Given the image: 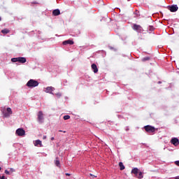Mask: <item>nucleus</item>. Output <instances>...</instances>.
Returning <instances> with one entry per match:
<instances>
[{
    "instance_id": "nucleus-32",
    "label": "nucleus",
    "mask_w": 179,
    "mask_h": 179,
    "mask_svg": "<svg viewBox=\"0 0 179 179\" xmlns=\"http://www.w3.org/2000/svg\"><path fill=\"white\" fill-rule=\"evenodd\" d=\"M175 179H179V176H176Z\"/></svg>"
},
{
    "instance_id": "nucleus-30",
    "label": "nucleus",
    "mask_w": 179,
    "mask_h": 179,
    "mask_svg": "<svg viewBox=\"0 0 179 179\" xmlns=\"http://www.w3.org/2000/svg\"><path fill=\"white\" fill-rule=\"evenodd\" d=\"M66 176H71V173H66Z\"/></svg>"
},
{
    "instance_id": "nucleus-12",
    "label": "nucleus",
    "mask_w": 179,
    "mask_h": 179,
    "mask_svg": "<svg viewBox=\"0 0 179 179\" xmlns=\"http://www.w3.org/2000/svg\"><path fill=\"white\" fill-rule=\"evenodd\" d=\"M34 146H40V148H42L43 144L41 143V141L40 140H36L34 141Z\"/></svg>"
},
{
    "instance_id": "nucleus-26",
    "label": "nucleus",
    "mask_w": 179,
    "mask_h": 179,
    "mask_svg": "<svg viewBox=\"0 0 179 179\" xmlns=\"http://www.w3.org/2000/svg\"><path fill=\"white\" fill-rule=\"evenodd\" d=\"M90 176H91V177H92V178H96V177H97L92 173H90Z\"/></svg>"
},
{
    "instance_id": "nucleus-9",
    "label": "nucleus",
    "mask_w": 179,
    "mask_h": 179,
    "mask_svg": "<svg viewBox=\"0 0 179 179\" xmlns=\"http://www.w3.org/2000/svg\"><path fill=\"white\" fill-rule=\"evenodd\" d=\"M171 143H172V145H173L174 146H178L179 145V140L178 138H173L171 140Z\"/></svg>"
},
{
    "instance_id": "nucleus-37",
    "label": "nucleus",
    "mask_w": 179,
    "mask_h": 179,
    "mask_svg": "<svg viewBox=\"0 0 179 179\" xmlns=\"http://www.w3.org/2000/svg\"><path fill=\"white\" fill-rule=\"evenodd\" d=\"M59 132H62V130H59Z\"/></svg>"
},
{
    "instance_id": "nucleus-39",
    "label": "nucleus",
    "mask_w": 179,
    "mask_h": 179,
    "mask_svg": "<svg viewBox=\"0 0 179 179\" xmlns=\"http://www.w3.org/2000/svg\"><path fill=\"white\" fill-rule=\"evenodd\" d=\"M0 20H1V17H0Z\"/></svg>"
},
{
    "instance_id": "nucleus-29",
    "label": "nucleus",
    "mask_w": 179,
    "mask_h": 179,
    "mask_svg": "<svg viewBox=\"0 0 179 179\" xmlns=\"http://www.w3.org/2000/svg\"><path fill=\"white\" fill-rule=\"evenodd\" d=\"M10 171H13V172L15 171V170L13 168H10Z\"/></svg>"
},
{
    "instance_id": "nucleus-31",
    "label": "nucleus",
    "mask_w": 179,
    "mask_h": 179,
    "mask_svg": "<svg viewBox=\"0 0 179 179\" xmlns=\"http://www.w3.org/2000/svg\"><path fill=\"white\" fill-rule=\"evenodd\" d=\"M54 139H55L54 137L51 138V141H54Z\"/></svg>"
},
{
    "instance_id": "nucleus-10",
    "label": "nucleus",
    "mask_w": 179,
    "mask_h": 179,
    "mask_svg": "<svg viewBox=\"0 0 179 179\" xmlns=\"http://www.w3.org/2000/svg\"><path fill=\"white\" fill-rule=\"evenodd\" d=\"M68 44H69L70 45H73V41L67 40V41H63V45H68Z\"/></svg>"
},
{
    "instance_id": "nucleus-14",
    "label": "nucleus",
    "mask_w": 179,
    "mask_h": 179,
    "mask_svg": "<svg viewBox=\"0 0 179 179\" xmlns=\"http://www.w3.org/2000/svg\"><path fill=\"white\" fill-rule=\"evenodd\" d=\"M138 172H139V169L138 168H134L131 170V173L135 174V176L138 175Z\"/></svg>"
},
{
    "instance_id": "nucleus-8",
    "label": "nucleus",
    "mask_w": 179,
    "mask_h": 179,
    "mask_svg": "<svg viewBox=\"0 0 179 179\" xmlns=\"http://www.w3.org/2000/svg\"><path fill=\"white\" fill-rule=\"evenodd\" d=\"M144 129H145L146 132H155V127L147 125L144 127Z\"/></svg>"
},
{
    "instance_id": "nucleus-25",
    "label": "nucleus",
    "mask_w": 179,
    "mask_h": 179,
    "mask_svg": "<svg viewBox=\"0 0 179 179\" xmlns=\"http://www.w3.org/2000/svg\"><path fill=\"white\" fill-rule=\"evenodd\" d=\"M5 173L7 174L8 176H9V174H10V173H9V171L8 170L5 171Z\"/></svg>"
},
{
    "instance_id": "nucleus-38",
    "label": "nucleus",
    "mask_w": 179,
    "mask_h": 179,
    "mask_svg": "<svg viewBox=\"0 0 179 179\" xmlns=\"http://www.w3.org/2000/svg\"><path fill=\"white\" fill-rule=\"evenodd\" d=\"M65 132H66V131H64V134H65Z\"/></svg>"
},
{
    "instance_id": "nucleus-3",
    "label": "nucleus",
    "mask_w": 179,
    "mask_h": 179,
    "mask_svg": "<svg viewBox=\"0 0 179 179\" xmlns=\"http://www.w3.org/2000/svg\"><path fill=\"white\" fill-rule=\"evenodd\" d=\"M132 29L135 31H137V33H142V31H143V28H142L141 25H138L136 24H133Z\"/></svg>"
},
{
    "instance_id": "nucleus-36",
    "label": "nucleus",
    "mask_w": 179,
    "mask_h": 179,
    "mask_svg": "<svg viewBox=\"0 0 179 179\" xmlns=\"http://www.w3.org/2000/svg\"><path fill=\"white\" fill-rule=\"evenodd\" d=\"M1 170H2V168L0 166V171H1Z\"/></svg>"
},
{
    "instance_id": "nucleus-7",
    "label": "nucleus",
    "mask_w": 179,
    "mask_h": 179,
    "mask_svg": "<svg viewBox=\"0 0 179 179\" xmlns=\"http://www.w3.org/2000/svg\"><path fill=\"white\" fill-rule=\"evenodd\" d=\"M168 9L171 12H177L178 10V6L177 5L169 6Z\"/></svg>"
},
{
    "instance_id": "nucleus-6",
    "label": "nucleus",
    "mask_w": 179,
    "mask_h": 179,
    "mask_svg": "<svg viewBox=\"0 0 179 179\" xmlns=\"http://www.w3.org/2000/svg\"><path fill=\"white\" fill-rule=\"evenodd\" d=\"M54 90H55V88H54L53 87H47L44 89V92L45 93H49L50 94H54V93H52Z\"/></svg>"
},
{
    "instance_id": "nucleus-34",
    "label": "nucleus",
    "mask_w": 179,
    "mask_h": 179,
    "mask_svg": "<svg viewBox=\"0 0 179 179\" xmlns=\"http://www.w3.org/2000/svg\"><path fill=\"white\" fill-rule=\"evenodd\" d=\"M158 83L160 84V83H162V82L159 81Z\"/></svg>"
},
{
    "instance_id": "nucleus-27",
    "label": "nucleus",
    "mask_w": 179,
    "mask_h": 179,
    "mask_svg": "<svg viewBox=\"0 0 179 179\" xmlns=\"http://www.w3.org/2000/svg\"><path fill=\"white\" fill-rule=\"evenodd\" d=\"M175 164H176V166H179V161H176L175 162Z\"/></svg>"
},
{
    "instance_id": "nucleus-4",
    "label": "nucleus",
    "mask_w": 179,
    "mask_h": 179,
    "mask_svg": "<svg viewBox=\"0 0 179 179\" xmlns=\"http://www.w3.org/2000/svg\"><path fill=\"white\" fill-rule=\"evenodd\" d=\"M38 122L39 124H43V122H44V115L43 114V111H39L38 113Z\"/></svg>"
},
{
    "instance_id": "nucleus-11",
    "label": "nucleus",
    "mask_w": 179,
    "mask_h": 179,
    "mask_svg": "<svg viewBox=\"0 0 179 179\" xmlns=\"http://www.w3.org/2000/svg\"><path fill=\"white\" fill-rule=\"evenodd\" d=\"M92 69L93 70L94 73H97V72H99L97 65H96L95 64H92Z\"/></svg>"
},
{
    "instance_id": "nucleus-17",
    "label": "nucleus",
    "mask_w": 179,
    "mask_h": 179,
    "mask_svg": "<svg viewBox=\"0 0 179 179\" xmlns=\"http://www.w3.org/2000/svg\"><path fill=\"white\" fill-rule=\"evenodd\" d=\"M55 164L57 166V167H61V164L59 162V160H58V158H56V160L55 161Z\"/></svg>"
},
{
    "instance_id": "nucleus-2",
    "label": "nucleus",
    "mask_w": 179,
    "mask_h": 179,
    "mask_svg": "<svg viewBox=\"0 0 179 179\" xmlns=\"http://www.w3.org/2000/svg\"><path fill=\"white\" fill-rule=\"evenodd\" d=\"M11 62H20V64H24L26 62L25 57H13L11 59Z\"/></svg>"
},
{
    "instance_id": "nucleus-16",
    "label": "nucleus",
    "mask_w": 179,
    "mask_h": 179,
    "mask_svg": "<svg viewBox=\"0 0 179 179\" xmlns=\"http://www.w3.org/2000/svg\"><path fill=\"white\" fill-rule=\"evenodd\" d=\"M119 167H120V170L121 171L125 169V166H124V164L122 162H119Z\"/></svg>"
},
{
    "instance_id": "nucleus-33",
    "label": "nucleus",
    "mask_w": 179,
    "mask_h": 179,
    "mask_svg": "<svg viewBox=\"0 0 179 179\" xmlns=\"http://www.w3.org/2000/svg\"><path fill=\"white\" fill-rule=\"evenodd\" d=\"M43 139H45V138H47V136H43Z\"/></svg>"
},
{
    "instance_id": "nucleus-20",
    "label": "nucleus",
    "mask_w": 179,
    "mask_h": 179,
    "mask_svg": "<svg viewBox=\"0 0 179 179\" xmlns=\"http://www.w3.org/2000/svg\"><path fill=\"white\" fill-rule=\"evenodd\" d=\"M149 59H150V57H143V58L142 59V61H143V62H146V61H149Z\"/></svg>"
},
{
    "instance_id": "nucleus-18",
    "label": "nucleus",
    "mask_w": 179,
    "mask_h": 179,
    "mask_svg": "<svg viewBox=\"0 0 179 179\" xmlns=\"http://www.w3.org/2000/svg\"><path fill=\"white\" fill-rule=\"evenodd\" d=\"M3 117H5L6 118H8V117H10V113H9L6 111L3 112Z\"/></svg>"
},
{
    "instance_id": "nucleus-13",
    "label": "nucleus",
    "mask_w": 179,
    "mask_h": 179,
    "mask_svg": "<svg viewBox=\"0 0 179 179\" xmlns=\"http://www.w3.org/2000/svg\"><path fill=\"white\" fill-rule=\"evenodd\" d=\"M60 14L61 11H59V9H55L52 11V15H54V16H58Z\"/></svg>"
},
{
    "instance_id": "nucleus-22",
    "label": "nucleus",
    "mask_w": 179,
    "mask_h": 179,
    "mask_svg": "<svg viewBox=\"0 0 179 179\" xmlns=\"http://www.w3.org/2000/svg\"><path fill=\"white\" fill-rule=\"evenodd\" d=\"M69 118H71V116H69V115H66L64 116V120H69Z\"/></svg>"
},
{
    "instance_id": "nucleus-5",
    "label": "nucleus",
    "mask_w": 179,
    "mask_h": 179,
    "mask_svg": "<svg viewBox=\"0 0 179 179\" xmlns=\"http://www.w3.org/2000/svg\"><path fill=\"white\" fill-rule=\"evenodd\" d=\"M15 134L18 136H23V135H24V134H26V131H24V129H23L22 128H19L16 130Z\"/></svg>"
},
{
    "instance_id": "nucleus-28",
    "label": "nucleus",
    "mask_w": 179,
    "mask_h": 179,
    "mask_svg": "<svg viewBox=\"0 0 179 179\" xmlns=\"http://www.w3.org/2000/svg\"><path fill=\"white\" fill-rule=\"evenodd\" d=\"M0 179H6V178L4 176H0Z\"/></svg>"
},
{
    "instance_id": "nucleus-19",
    "label": "nucleus",
    "mask_w": 179,
    "mask_h": 179,
    "mask_svg": "<svg viewBox=\"0 0 179 179\" xmlns=\"http://www.w3.org/2000/svg\"><path fill=\"white\" fill-rule=\"evenodd\" d=\"M1 33H3V34H8V33H9V29H2Z\"/></svg>"
},
{
    "instance_id": "nucleus-24",
    "label": "nucleus",
    "mask_w": 179,
    "mask_h": 179,
    "mask_svg": "<svg viewBox=\"0 0 179 179\" xmlns=\"http://www.w3.org/2000/svg\"><path fill=\"white\" fill-rule=\"evenodd\" d=\"M153 30H155V27H153V26H150V31H153Z\"/></svg>"
},
{
    "instance_id": "nucleus-15",
    "label": "nucleus",
    "mask_w": 179,
    "mask_h": 179,
    "mask_svg": "<svg viewBox=\"0 0 179 179\" xmlns=\"http://www.w3.org/2000/svg\"><path fill=\"white\" fill-rule=\"evenodd\" d=\"M136 177L139 179L143 178V174L142 173L141 171H139L138 174L136 175Z\"/></svg>"
},
{
    "instance_id": "nucleus-21",
    "label": "nucleus",
    "mask_w": 179,
    "mask_h": 179,
    "mask_svg": "<svg viewBox=\"0 0 179 179\" xmlns=\"http://www.w3.org/2000/svg\"><path fill=\"white\" fill-rule=\"evenodd\" d=\"M6 112L8 113L10 115L12 114V109L10 108H7Z\"/></svg>"
},
{
    "instance_id": "nucleus-23",
    "label": "nucleus",
    "mask_w": 179,
    "mask_h": 179,
    "mask_svg": "<svg viewBox=\"0 0 179 179\" xmlns=\"http://www.w3.org/2000/svg\"><path fill=\"white\" fill-rule=\"evenodd\" d=\"M55 95L57 96V97L59 98L61 97V96H62V94H61V92H58V93H56Z\"/></svg>"
},
{
    "instance_id": "nucleus-35",
    "label": "nucleus",
    "mask_w": 179,
    "mask_h": 179,
    "mask_svg": "<svg viewBox=\"0 0 179 179\" xmlns=\"http://www.w3.org/2000/svg\"><path fill=\"white\" fill-rule=\"evenodd\" d=\"M129 129H126V131H129Z\"/></svg>"
},
{
    "instance_id": "nucleus-1",
    "label": "nucleus",
    "mask_w": 179,
    "mask_h": 179,
    "mask_svg": "<svg viewBox=\"0 0 179 179\" xmlns=\"http://www.w3.org/2000/svg\"><path fill=\"white\" fill-rule=\"evenodd\" d=\"M39 83L38 81L34 80V79H30L26 84V86L29 88H33V87H37L38 86Z\"/></svg>"
}]
</instances>
